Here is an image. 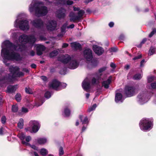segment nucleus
<instances>
[{
	"mask_svg": "<svg viewBox=\"0 0 156 156\" xmlns=\"http://www.w3.org/2000/svg\"><path fill=\"white\" fill-rule=\"evenodd\" d=\"M36 38L34 35L28 36L23 34L20 36L19 41L20 45L16 46L9 40L4 41L2 44L1 55L3 59V62L7 65L6 60H16L20 61L22 58L17 53L26 49L27 44H32L36 41Z\"/></svg>",
	"mask_w": 156,
	"mask_h": 156,
	"instance_id": "f257e3e1",
	"label": "nucleus"
},
{
	"mask_svg": "<svg viewBox=\"0 0 156 156\" xmlns=\"http://www.w3.org/2000/svg\"><path fill=\"white\" fill-rule=\"evenodd\" d=\"M43 5L42 2L39 0H33L29 6V10L32 13L35 11V15L38 17L45 16L48 10L46 7L41 6Z\"/></svg>",
	"mask_w": 156,
	"mask_h": 156,
	"instance_id": "f03ea898",
	"label": "nucleus"
},
{
	"mask_svg": "<svg viewBox=\"0 0 156 156\" xmlns=\"http://www.w3.org/2000/svg\"><path fill=\"white\" fill-rule=\"evenodd\" d=\"M106 69V67H104L99 69L98 73L95 77H93L91 81L87 78L84 79L82 83V87L86 91L88 92L90 89L92 88L95 84H98L101 80V73Z\"/></svg>",
	"mask_w": 156,
	"mask_h": 156,
	"instance_id": "7ed1b4c3",
	"label": "nucleus"
},
{
	"mask_svg": "<svg viewBox=\"0 0 156 156\" xmlns=\"http://www.w3.org/2000/svg\"><path fill=\"white\" fill-rule=\"evenodd\" d=\"M47 22V24H45L40 19H38L32 21L31 23L33 26L38 28L43 29L46 27L47 30L49 31H53L56 29L57 23L55 21L50 20Z\"/></svg>",
	"mask_w": 156,
	"mask_h": 156,
	"instance_id": "20e7f679",
	"label": "nucleus"
},
{
	"mask_svg": "<svg viewBox=\"0 0 156 156\" xmlns=\"http://www.w3.org/2000/svg\"><path fill=\"white\" fill-rule=\"evenodd\" d=\"M26 16V15L24 13L19 14L17 19L14 22V27L16 28H19L23 30H28L29 28V22L26 19H22Z\"/></svg>",
	"mask_w": 156,
	"mask_h": 156,
	"instance_id": "39448f33",
	"label": "nucleus"
},
{
	"mask_svg": "<svg viewBox=\"0 0 156 156\" xmlns=\"http://www.w3.org/2000/svg\"><path fill=\"white\" fill-rule=\"evenodd\" d=\"M9 70L10 73L8 77H5L2 79H0V81L7 79L13 81L16 80V77H20L23 75L22 72L19 71V68L18 67L11 66L9 67Z\"/></svg>",
	"mask_w": 156,
	"mask_h": 156,
	"instance_id": "423d86ee",
	"label": "nucleus"
},
{
	"mask_svg": "<svg viewBox=\"0 0 156 156\" xmlns=\"http://www.w3.org/2000/svg\"><path fill=\"white\" fill-rule=\"evenodd\" d=\"M139 126L141 130L145 131L151 130L152 128L153 124L149 119L143 118L140 121Z\"/></svg>",
	"mask_w": 156,
	"mask_h": 156,
	"instance_id": "0eeeda50",
	"label": "nucleus"
},
{
	"mask_svg": "<svg viewBox=\"0 0 156 156\" xmlns=\"http://www.w3.org/2000/svg\"><path fill=\"white\" fill-rule=\"evenodd\" d=\"M30 127L25 128L27 131H30L31 133H36L39 130L40 127V125L38 121L35 120H31L29 122Z\"/></svg>",
	"mask_w": 156,
	"mask_h": 156,
	"instance_id": "6e6552de",
	"label": "nucleus"
},
{
	"mask_svg": "<svg viewBox=\"0 0 156 156\" xmlns=\"http://www.w3.org/2000/svg\"><path fill=\"white\" fill-rule=\"evenodd\" d=\"M138 91V88L136 87L126 86L124 88V92L126 97H131L135 94Z\"/></svg>",
	"mask_w": 156,
	"mask_h": 156,
	"instance_id": "1a4fd4ad",
	"label": "nucleus"
},
{
	"mask_svg": "<svg viewBox=\"0 0 156 156\" xmlns=\"http://www.w3.org/2000/svg\"><path fill=\"white\" fill-rule=\"evenodd\" d=\"M73 58V57L68 54H65L59 56L58 58V60L64 64H67V66Z\"/></svg>",
	"mask_w": 156,
	"mask_h": 156,
	"instance_id": "9d476101",
	"label": "nucleus"
},
{
	"mask_svg": "<svg viewBox=\"0 0 156 156\" xmlns=\"http://www.w3.org/2000/svg\"><path fill=\"white\" fill-rule=\"evenodd\" d=\"M149 96H147L144 92L140 93L137 97V100L139 104H143L146 102L149 99Z\"/></svg>",
	"mask_w": 156,
	"mask_h": 156,
	"instance_id": "9b49d317",
	"label": "nucleus"
},
{
	"mask_svg": "<svg viewBox=\"0 0 156 156\" xmlns=\"http://www.w3.org/2000/svg\"><path fill=\"white\" fill-rule=\"evenodd\" d=\"M84 13V12L83 10H80L78 12V16H76L73 12H71L69 14L71 21L75 22L76 21L78 20L81 17Z\"/></svg>",
	"mask_w": 156,
	"mask_h": 156,
	"instance_id": "f8f14e48",
	"label": "nucleus"
},
{
	"mask_svg": "<svg viewBox=\"0 0 156 156\" xmlns=\"http://www.w3.org/2000/svg\"><path fill=\"white\" fill-rule=\"evenodd\" d=\"M19 137L22 140V143L28 146L30 145L29 142L31 140V137L30 136H27L23 134L20 133L19 135Z\"/></svg>",
	"mask_w": 156,
	"mask_h": 156,
	"instance_id": "ddd939ff",
	"label": "nucleus"
},
{
	"mask_svg": "<svg viewBox=\"0 0 156 156\" xmlns=\"http://www.w3.org/2000/svg\"><path fill=\"white\" fill-rule=\"evenodd\" d=\"M83 55L84 57L87 61H91L93 58L92 51L90 49L87 48L84 50Z\"/></svg>",
	"mask_w": 156,
	"mask_h": 156,
	"instance_id": "4468645a",
	"label": "nucleus"
},
{
	"mask_svg": "<svg viewBox=\"0 0 156 156\" xmlns=\"http://www.w3.org/2000/svg\"><path fill=\"white\" fill-rule=\"evenodd\" d=\"M79 64V62L73 57L67 66L70 69H75L78 67Z\"/></svg>",
	"mask_w": 156,
	"mask_h": 156,
	"instance_id": "2eb2a0df",
	"label": "nucleus"
},
{
	"mask_svg": "<svg viewBox=\"0 0 156 156\" xmlns=\"http://www.w3.org/2000/svg\"><path fill=\"white\" fill-rule=\"evenodd\" d=\"M93 49L95 53L98 55H102L104 52V49L101 47L97 45H94Z\"/></svg>",
	"mask_w": 156,
	"mask_h": 156,
	"instance_id": "dca6fc26",
	"label": "nucleus"
},
{
	"mask_svg": "<svg viewBox=\"0 0 156 156\" xmlns=\"http://www.w3.org/2000/svg\"><path fill=\"white\" fill-rule=\"evenodd\" d=\"M35 47L36 48L37 54L38 55H41L42 54V52L45 48L44 45L40 44L35 45Z\"/></svg>",
	"mask_w": 156,
	"mask_h": 156,
	"instance_id": "f3484780",
	"label": "nucleus"
},
{
	"mask_svg": "<svg viewBox=\"0 0 156 156\" xmlns=\"http://www.w3.org/2000/svg\"><path fill=\"white\" fill-rule=\"evenodd\" d=\"M59 86V82L56 80H53L49 85L50 88L58 90Z\"/></svg>",
	"mask_w": 156,
	"mask_h": 156,
	"instance_id": "a211bd4d",
	"label": "nucleus"
},
{
	"mask_svg": "<svg viewBox=\"0 0 156 156\" xmlns=\"http://www.w3.org/2000/svg\"><path fill=\"white\" fill-rule=\"evenodd\" d=\"M68 24L67 23H66L64 24L62 27L61 28V32L62 34H58V37L62 36L65 33V30L66 27L68 28H73L74 27V25L73 24H72L69 26L67 27Z\"/></svg>",
	"mask_w": 156,
	"mask_h": 156,
	"instance_id": "6ab92c4d",
	"label": "nucleus"
},
{
	"mask_svg": "<svg viewBox=\"0 0 156 156\" xmlns=\"http://www.w3.org/2000/svg\"><path fill=\"white\" fill-rule=\"evenodd\" d=\"M66 10L64 9L61 8L56 12L58 17L59 18L64 17L66 15Z\"/></svg>",
	"mask_w": 156,
	"mask_h": 156,
	"instance_id": "aec40b11",
	"label": "nucleus"
},
{
	"mask_svg": "<svg viewBox=\"0 0 156 156\" xmlns=\"http://www.w3.org/2000/svg\"><path fill=\"white\" fill-rule=\"evenodd\" d=\"M56 2H56V4H60L62 5H71L73 4V2L71 1H66L65 0H56Z\"/></svg>",
	"mask_w": 156,
	"mask_h": 156,
	"instance_id": "412c9836",
	"label": "nucleus"
},
{
	"mask_svg": "<svg viewBox=\"0 0 156 156\" xmlns=\"http://www.w3.org/2000/svg\"><path fill=\"white\" fill-rule=\"evenodd\" d=\"M123 99L122 98V95L121 93H117L115 95V101L116 103L122 102Z\"/></svg>",
	"mask_w": 156,
	"mask_h": 156,
	"instance_id": "4be33fe9",
	"label": "nucleus"
},
{
	"mask_svg": "<svg viewBox=\"0 0 156 156\" xmlns=\"http://www.w3.org/2000/svg\"><path fill=\"white\" fill-rule=\"evenodd\" d=\"M111 82V77H109L108 79L106 81H104L102 83V86L105 88H108L109 87V85Z\"/></svg>",
	"mask_w": 156,
	"mask_h": 156,
	"instance_id": "5701e85b",
	"label": "nucleus"
},
{
	"mask_svg": "<svg viewBox=\"0 0 156 156\" xmlns=\"http://www.w3.org/2000/svg\"><path fill=\"white\" fill-rule=\"evenodd\" d=\"M71 47L74 50L80 49L81 48V44L76 42L71 43Z\"/></svg>",
	"mask_w": 156,
	"mask_h": 156,
	"instance_id": "b1692460",
	"label": "nucleus"
},
{
	"mask_svg": "<svg viewBox=\"0 0 156 156\" xmlns=\"http://www.w3.org/2000/svg\"><path fill=\"white\" fill-rule=\"evenodd\" d=\"M47 139L45 137H41L37 139V142L38 144L41 145L45 144L47 142Z\"/></svg>",
	"mask_w": 156,
	"mask_h": 156,
	"instance_id": "393cba45",
	"label": "nucleus"
},
{
	"mask_svg": "<svg viewBox=\"0 0 156 156\" xmlns=\"http://www.w3.org/2000/svg\"><path fill=\"white\" fill-rule=\"evenodd\" d=\"M80 118L82 122V124L83 125H87L89 121L87 117H84L83 115H80Z\"/></svg>",
	"mask_w": 156,
	"mask_h": 156,
	"instance_id": "a878e982",
	"label": "nucleus"
},
{
	"mask_svg": "<svg viewBox=\"0 0 156 156\" xmlns=\"http://www.w3.org/2000/svg\"><path fill=\"white\" fill-rule=\"evenodd\" d=\"M17 88V85L9 86L7 88V91L9 93H12L16 91Z\"/></svg>",
	"mask_w": 156,
	"mask_h": 156,
	"instance_id": "bb28decb",
	"label": "nucleus"
},
{
	"mask_svg": "<svg viewBox=\"0 0 156 156\" xmlns=\"http://www.w3.org/2000/svg\"><path fill=\"white\" fill-rule=\"evenodd\" d=\"M40 152L41 154L43 156H46L48 153V150L44 148L41 149Z\"/></svg>",
	"mask_w": 156,
	"mask_h": 156,
	"instance_id": "cd10ccee",
	"label": "nucleus"
},
{
	"mask_svg": "<svg viewBox=\"0 0 156 156\" xmlns=\"http://www.w3.org/2000/svg\"><path fill=\"white\" fill-rule=\"evenodd\" d=\"M70 114V112L68 108H66L64 110V115L66 117H68Z\"/></svg>",
	"mask_w": 156,
	"mask_h": 156,
	"instance_id": "c85d7f7f",
	"label": "nucleus"
},
{
	"mask_svg": "<svg viewBox=\"0 0 156 156\" xmlns=\"http://www.w3.org/2000/svg\"><path fill=\"white\" fill-rule=\"evenodd\" d=\"M23 119H20L18 123V126L20 129H22L23 128Z\"/></svg>",
	"mask_w": 156,
	"mask_h": 156,
	"instance_id": "c756f323",
	"label": "nucleus"
},
{
	"mask_svg": "<svg viewBox=\"0 0 156 156\" xmlns=\"http://www.w3.org/2000/svg\"><path fill=\"white\" fill-rule=\"evenodd\" d=\"M155 51V48L153 47H151L149 50L148 55H151L154 53Z\"/></svg>",
	"mask_w": 156,
	"mask_h": 156,
	"instance_id": "7c9ffc66",
	"label": "nucleus"
},
{
	"mask_svg": "<svg viewBox=\"0 0 156 156\" xmlns=\"http://www.w3.org/2000/svg\"><path fill=\"white\" fill-rule=\"evenodd\" d=\"M147 88L151 89H156V82L152 83L151 86L147 85Z\"/></svg>",
	"mask_w": 156,
	"mask_h": 156,
	"instance_id": "2f4dec72",
	"label": "nucleus"
},
{
	"mask_svg": "<svg viewBox=\"0 0 156 156\" xmlns=\"http://www.w3.org/2000/svg\"><path fill=\"white\" fill-rule=\"evenodd\" d=\"M58 53V52L56 50L52 51L50 54L49 55L51 57H53L56 55Z\"/></svg>",
	"mask_w": 156,
	"mask_h": 156,
	"instance_id": "473e14b6",
	"label": "nucleus"
},
{
	"mask_svg": "<svg viewBox=\"0 0 156 156\" xmlns=\"http://www.w3.org/2000/svg\"><path fill=\"white\" fill-rule=\"evenodd\" d=\"M66 86V84L64 83H60L59 82V86L58 90L65 88Z\"/></svg>",
	"mask_w": 156,
	"mask_h": 156,
	"instance_id": "72a5a7b5",
	"label": "nucleus"
},
{
	"mask_svg": "<svg viewBox=\"0 0 156 156\" xmlns=\"http://www.w3.org/2000/svg\"><path fill=\"white\" fill-rule=\"evenodd\" d=\"M142 76L141 75L137 74L135 75L133 77L134 79L138 80L142 78Z\"/></svg>",
	"mask_w": 156,
	"mask_h": 156,
	"instance_id": "f704fd0d",
	"label": "nucleus"
},
{
	"mask_svg": "<svg viewBox=\"0 0 156 156\" xmlns=\"http://www.w3.org/2000/svg\"><path fill=\"white\" fill-rule=\"evenodd\" d=\"M97 107V105L96 104H94V105H93V106L89 108L88 110V112H90L91 111H92L93 110H94L95 108H96V107Z\"/></svg>",
	"mask_w": 156,
	"mask_h": 156,
	"instance_id": "c9c22d12",
	"label": "nucleus"
},
{
	"mask_svg": "<svg viewBox=\"0 0 156 156\" xmlns=\"http://www.w3.org/2000/svg\"><path fill=\"white\" fill-rule=\"evenodd\" d=\"M15 98L17 101H19L21 99V94H17L15 96Z\"/></svg>",
	"mask_w": 156,
	"mask_h": 156,
	"instance_id": "e433bc0d",
	"label": "nucleus"
},
{
	"mask_svg": "<svg viewBox=\"0 0 156 156\" xmlns=\"http://www.w3.org/2000/svg\"><path fill=\"white\" fill-rule=\"evenodd\" d=\"M12 112H17L18 110V106L16 105H13L12 107Z\"/></svg>",
	"mask_w": 156,
	"mask_h": 156,
	"instance_id": "4c0bfd02",
	"label": "nucleus"
},
{
	"mask_svg": "<svg viewBox=\"0 0 156 156\" xmlns=\"http://www.w3.org/2000/svg\"><path fill=\"white\" fill-rule=\"evenodd\" d=\"M51 93L48 91L46 92L44 94L45 97L47 99L51 97Z\"/></svg>",
	"mask_w": 156,
	"mask_h": 156,
	"instance_id": "58836bf2",
	"label": "nucleus"
},
{
	"mask_svg": "<svg viewBox=\"0 0 156 156\" xmlns=\"http://www.w3.org/2000/svg\"><path fill=\"white\" fill-rule=\"evenodd\" d=\"M64 153V151L63 148L62 147H60L59 149V154L60 155H62Z\"/></svg>",
	"mask_w": 156,
	"mask_h": 156,
	"instance_id": "ea45409f",
	"label": "nucleus"
},
{
	"mask_svg": "<svg viewBox=\"0 0 156 156\" xmlns=\"http://www.w3.org/2000/svg\"><path fill=\"white\" fill-rule=\"evenodd\" d=\"M154 76H152L149 77L148 78V82L151 83L154 80Z\"/></svg>",
	"mask_w": 156,
	"mask_h": 156,
	"instance_id": "a19ab883",
	"label": "nucleus"
},
{
	"mask_svg": "<svg viewBox=\"0 0 156 156\" xmlns=\"http://www.w3.org/2000/svg\"><path fill=\"white\" fill-rule=\"evenodd\" d=\"M25 91L26 93L27 94H31L32 93V91L30 88H25Z\"/></svg>",
	"mask_w": 156,
	"mask_h": 156,
	"instance_id": "79ce46f5",
	"label": "nucleus"
},
{
	"mask_svg": "<svg viewBox=\"0 0 156 156\" xmlns=\"http://www.w3.org/2000/svg\"><path fill=\"white\" fill-rule=\"evenodd\" d=\"M6 118L5 116H3L2 117L1 119L2 123L4 124L6 122Z\"/></svg>",
	"mask_w": 156,
	"mask_h": 156,
	"instance_id": "37998d69",
	"label": "nucleus"
},
{
	"mask_svg": "<svg viewBox=\"0 0 156 156\" xmlns=\"http://www.w3.org/2000/svg\"><path fill=\"white\" fill-rule=\"evenodd\" d=\"M28 109L27 108H25V107H23L22 108L21 111L22 112H23V113H27L28 112Z\"/></svg>",
	"mask_w": 156,
	"mask_h": 156,
	"instance_id": "c03bdc74",
	"label": "nucleus"
},
{
	"mask_svg": "<svg viewBox=\"0 0 156 156\" xmlns=\"http://www.w3.org/2000/svg\"><path fill=\"white\" fill-rule=\"evenodd\" d=\"M156 32V30L154 29L151 32V33L149 34V37H151L154 34V33Z\"/></svg>",
	"mask_w": 156,
	"mask_h": 156,
	"instance_id": "a18cd8bd",
	"label": "nucleus"
},
{
	"mask_svg": "<svg viewBox=\"0 0 156 156\" xmlns=\"http://www.w3.org/2000/svg\"><path fill=\"white\" fill-rule=\"evenodd\" d=\"M41 79L44 82H46L47 80V77L44 76H41Z\"/></svg>",
	"mask_w": 156,
	"mask_h": 156,
	"instance_id": "49530a36",
	"label": "nucleus"
},
{
	"mask_svg": "<svg viewBox=\"0 0 156 156\" xmlns=\"http://www.w3.org/2000/svg\"><path fill=\"white\" fill-rule=\"evenodd\" d=\"M142 57V55H140L137 56L135 57L134 58H133V60H136V59H138L141 58Z\"/></svg>",
	"mask_w": 156,
	"mask_h": 156,
	"instance_id": "de8ad7c7",
	"label": "nucleus"
},
{
	"mask_svg": "<svg viewBox=\"0 0 156 156\" xmlns=\"http://www.w3.org/2000/svg\"><path fill=\"white\" fill-rule=\"evenodd\" d=\"M117 49L116 48H112L110 49V51L111 52H115L117 51Z\"/></svg>",
	"mask_w": 156,
	"mask_h": 156,
	"instance_id": "09e8293b",
	"label": "nucleus"
},
{
	"mask_svg": "<svg viewBox=\"0 0 156 156\" xmlns=\"http://www.w3.org/2000/svg\"><path fill=\"white\" fill-rule=\"evenodd\" d=\"M29 145H30L32 148L34 149V150H37L38 147H37L35 145H31L30 144Z\"/></svg>",
	"mask_w": 156,
	"mask_h": 156,
	"instance_id": "8fccbe9b",
	"label": "nucleus"
},
{
	"mask_svg": "<svg viewBox=\"0 0 156 156\" xmlns=\"http://www.w3.org/2000/svg\"><path fill=\"white\" fill-rule=\"evenodd\" d=\"M13 30H11L9 32V33H11L12 36L16 37V34L15 33H13Z\"/></svg>",
	"mask_w": 156,
	"mask_h": 156,
	"instance_id": "3c124183",
	"label": "nucleus"
},
{
	"mask_svg": "<svg viewBox=\"0 0 156 156\" xmlns=\"http://www.w3.org/2000/svg\"><path fill=\"white\" fill-rule=\"evenodd\" d=\"M145 63V61L144 60H142L140 62V66L141 67L143 66L144 65Z\"/></svg>",
	"mask_w": 156,
	"mask_h": 156,
	"instance_id": "603ef678",
	"label": "nucleus"
},
{
	"mask_svg": "<svg viewBox=\"0 0 156 156\" xmlns=\"http://www.w3.org/2000/svg\"><path fill=\"white\" fill-rule=\"evenodd\" d=\"M111 67L113 68V69H114L115 68L116 66L113 63H111L110 64Z\"/></svg>",
	"mask_w": 156,
	"mask_h": 156,
	"instance_id": "864d4df0",
	"label": "nucleus"
},
{
	"mask_svg": "<svg viewBox=\"0 0 156 156\" xmlns=\"http://www.w3.org/2000/svg\"><path fill=\"white\" fill-rule=\"evenodd\" d=\"M68 46V44L67 43H63L62 45V47L63 48H65L67 47Z\"/></svg>",
	"mask_w": 156,
	"mask_h": 156,
	"instance_id": "5fc2aeb1",
	"label": "nucleus"
},
{
	"mask_svg": "<svg viewBox=\"0 0 156 156\" xmlns=\"http://www.w3.org/2000/svg\"><path fill=\"white\" fill-rule=\"evenodd\" d=\"M109 26L111 27H112L114 25V23L113 22H110L108 24Z\"/></svg>",
	"mask_w": 156,
	"mask_h": 156,
	"instance_id": "6e6d98bb",
	"label": "nucleus"
},
{
	"mask_svg": "<svg viewBox=\"0 0 156 156\" xmlns=\"http://www.w3.org/2000/svg\"><path fill=\"white\" fill-rule=\"evenodd\" d=\"M147 39L146 38L144 39L141 42V44L144 43L147 41Z\"/></svg>",
	"mask_w": 156,
	"mask_h": 156,
	"instance_id": "4d7b16f0",
	"label": "nucleus"
},
{
	"mask_svg": "<svg viewBox=\"0 0 156 156\" xmlns=\"http://www.w3.org/2000/svg\"><path fill=\"white\" fill-rule=\"evenodd\" d=\"M87 125L86 126H83L82 128V132L84 131L87 128Z\"/></svg>",
	"mask_w": 156,
	"mask_h": 156,
	"instance_id": "13d9d810",
	"label": "nucleus"
},
{
	"mask_svg": "<svg viewBox=\"0 0 156 156\" xmlns=\"http://www.w3.org/2000/svg\"><path fill=\"white\" fill-rule=\"evenodd\" d=\"M31 66L32 68H36V65L34 64H33L31 65Z\"/></svg>",
	"mask_w": 156,
	"mask_h": 156,
	"instance_id": "bf43d9fd",
	"label": "nucleus"
},
{
	"mask_svg": "<svg viewBox=\"0 0 156 156\" xmlns=\"http://www.w3.org/2000/svg\"><path fill=\"white\" fill-rule=\"evenodd\" d=\"M3 134V128H1L0 129V135H2Z\"/></svg>",
	"mask_w": 156,
	"mask_h": 156,
	"instance_id": "052dcab7",
	"label": "nucleus"
},
{
	"mask_svg": "<svg viewBox=\"0 0 156 156\" xmlns=\"http://www.w3.org/2000/svg\"><path fill=\"white\" fill-rule=\"evenodd\" d=\"M35 54V52L33 51H31L30 52V55L32 56H33Z\"/></svg>",
	"mask_w": 156,
	"mask_h": 156,
	"instance_id": "680f3d73",
	"label": "nucleus"
},
{
	"mask_svg": "<svg viewBox=\"0 0 156 156\" xmlns=\"http://www.w3.org/2000/svg\"><path fill=\"white\" fill-rule=\"evenodd\" d=\"M79 9L78 8H76L75 7H73V10L75 11H78Z\"/></svg>",
	"mask_w": 156,
	"mask_h": 156,
	"instance_id": "e2e57ef3",
	"label": "nucleus"
},
{
	"mask_svg": "<svg viewBox=\"0 0 156 156\" xmlns=\"http://www.w3.org/2000/svg\"><path fill=\"white\" fill-rule=\"evenodd\" d=\"M90 96V94L89 93H87L86 94V97L87 98H88Z\"/></svg>",
	"mask_w": 156,
	"mask_h": 156,
	"instance_id": "0e129e2a",
	"label": "nucleus"
},
{
	"mask_svg": "<svg viewBox=\"0 0 156 156\" xmlns=\"http://www.w3.org/2000/svg\"><path fill=\"white\" fill-rule=\"evenodd\" d=\"M44 101H42L41 103V104H36V106H37V107H38L41 105L44 102Z\"/></svg>",
	"mask_w": 156,
	"mask_h": 156,
	"instance_id": "69168bd1",
	"label": "nucleus"
},
{
	"mask_svg": "<svg viewBox=\"0 0 156 156\" xmlns=\"http://www.w3.org/2000/svg\"><path fill=\"white\" fill-rule=\"evenodd\" d=\"M129 68V65H127L125 66V68L126 69H128Z\"/></svg>",
	"mask_w": 156,
	"mask_h": 156,
	"instance_id": "338daca9",
	"label": "nucleus"
},
{
	"mask_svg": "<svg viewBox=\"0 0 156 156\" xmlns=\"http://www.w3.org/2000/svg\"><path fill=\"white\" fill-rule=\"evenodd\" d=\"M34 154L35 156H39L37 153L36 152H34Z\"/></svg>",
	"mask_w": 156,
	"mask_h": 156,
	"instance_id": "774afa93",
	"label": "nucleus"
}]
</instances>
